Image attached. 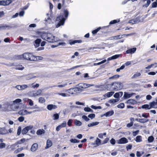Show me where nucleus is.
<instances>
[{
  "label": "nucleus",
  "mask_w": 157,
  "mask_h": 157,
  "mask_svg": "<svg viewBox=\"0 0 157 157\" xmlns=\"http://www.w3.org/2000/svg\"><path fill=\"white\" fill-rule=\"evenodd\" d=\"M8 133V131L4 128H0V134L4 135Z\"/></svg>",
  "instance_id": "nucleus-21"
},
{
  "label": "nucleus",
  "mask_w": 157,
  "mask_h": 157,
  "mask_svg": "<svg viewBox=\"0 0 157 157\" xmlns=\"http://www.w3.org/2000/svg\"><path fill=\"white\" fill-rule=\"evenodd\" d=\"M45 101V99L42 97H40L39 99V102L41 103H44Z\"/></svg>",
  "instance_id": "nucleus-42"
},
{
  "label": "nucleus",
  "mask_w": 157,
  "mask_h": 157,
  "mask_svg": "<svg viewBox=\"0 0 157 157\" xmlns=\"http://www.w3.org/2000/svg\"><path fill=\"white\" fill-rule=\"evenodd\" d=\"M140 21V17H137L135 19L131 20L129 21L128 23H129L134 24L138 23Z\"/></svg>",
  "instance_id": "nucleus-10"
},
{
  "label": "nucleus",
  "mask_w": 157,
  "mask_h": 157,
  "mask_svg": "<svg viewBox=\"0 0 157 157\" xmlns=\"http://www.w3.org/2000/svg\"><path fill=\"white\" fill-rule=\"evenodd\" d=\"M119 100V99H111L109 101V102L110 103L114 104L118 101Z\"/></svg>",
  "instance_id": "nucleus-35"
},
{
  "label": "nucleus",
  "mask_w": 157,
  "mask_h": 157,
  "mask_svg": "<svg viewBox=\"0 0 157 157\" xmlns=\"http://www.w3.org/2000/svg\"><path fill=\"white\" fill-rule=\"evenodd\" d=\"M6 147V144L4 143H1L0 144V149H2Z\"/></svg>",
  "instance_id": "nucleus-55"
},
{
  "label": "nucleus",
  "mask_w": 157,
  "mask_h": 157,
  "mask_svg": "<svg viewBox=\"0 0 157 157\" xmlns=\"http://www.w3.org/2000/svg\"><path fill=\"white\" fill-rule=\"evenodd\" d=\"M23 59L30 61H33V60L36 59L34 57V56L31 53H26L23 54Z\"/></svg>",
  "instance_id": "nucleus-5"
},
{
  "label": "nucleus",
  "mask_w": 157,
  "mask_h": 157,
  "mask_svg": "<svg viewBox=\"0 0 157 157\" xmlns=\"http://www.w3.org/2000/svg\"><path fill=\"white\" fill-rule=\"evenodd\" d=\"M18 120L20 122H22L24 120V117L22 116H21L18 118Z\"/></svg>",
  "instance_id": "nucleus-57"
},
{
  "label": "nucleus",
  "mask_w": 157,
  "mask_h": 157,
  "mask_svg": "<svg viewBox=\"0 0 157 157\" xmlns=\"http://www.w3.org/2000/svg\"><path fill=\"white\" fill-rule=\"evenodd\" d=\"M128 142L127 139L125 137H123L118 140V143L119 144H125Z\"/></svg>",
  "instance_id": "nucleus-11"
},
{
  "label": "nucleus",
  "mask_w": 157,
  "mask_h": 157,
  "mask_svg": "<svg viewBox=\"0 0 157 157\" xmlns=\"http://www.w3.org/2000/svg\"><path fill=\"white\" fill-rule=\"evenodd\" d=\"M70 141L72 143H79L80 141L79 140H77L75 139H71L70 140Z\"/></svg>",
  "instance_id": "nucleus-44"
},
{
  "label": "nucleus",
  "mask_w": 157,
  "mask_h": 157,
  "mask_svg": "<svg viewBox=\"0 0 157 157\" xmlns=\"http://www.w3.org/2000/svg\"><path fill=\"white\" fill-rule=\"evenodd\" d=\"M150 107L151 108H157L155 101H153L150 103Z\"/></svg>",
  "instance_id": "nucleus-27"
},
{
  "label": "nucleus",
  "mask_w": 157,
  "mask_h": 157,
  "mask_svg": "<svg viewBox=\"0 0 157 157\" xmlns=\"http://www.w3.org/2000/svg\"><path fill=\"white\" fill-rule=\"evenodd\" d=\"M21 100L19 98L16 99L13 101L6 102L3 104V105L7 109L9 106H10L13 111H15L19 107L17 105L21 102Z\"/></svg>",
  "instance_id": "nucleus-1"
},
{
  "label": "nucleus",
  "mask_w": 157,
  "mask_h": 157,
  "mask_svg": "<svg viewBox=\"0 0 157 157\" xmlns=\"http://www.w3.org/2000/svg\"><path fill=\"white\" fill-rule=\"evenodd\" d=\"M66 125V122H64L62 123L61 124L59 125L61 128L65 127Z\"/></svg>",
  "instance_id": "nucleus-59"
},
{
  "label": "nucleus",
  "mask_w": 157,
  "mask_h": 157,
  "mask_svg": "<svg viewBox=\"0 0 157 157\" xmlns=\"http://www.w3.org/2000/svg\"><path fill=\"white\" fill-rule=\"evenodd\" d=\"M120 77V75H116L112 76L110 77L109 78V79H116Z\"/></svg>",
  "instance_id": "nucleus-37"
},
{
  "label": "nucleus",
  "mask_w": 157,
  "mask_h": 157,
  "mask_svg": "<svg viewBox=\"0 0 157 157\" xmlns=\"http://www.w3.org/2000/svg\"><path fill=\"white\" fill-rule=\"evenodd\" d=\"M114 113V111L113 110L110 111L104 114L101 117L103 116H105L106 117L111 116L113 115Z\"/></svg>",
  "instance_id": "nucleus-18"
},
{
  "label": "nucleus",
  "mask_w": 157,
  "mask_h": 157,
  "mask_svg": "<svg viewBox=\"0 0 157 157\" xmlns=\"http://www.w3.org/2000/svg\"><path fill=\"white\" fill-rule=\"evenodd\" d=\"M42 92V90L40 89H39L36 92L34 91L33 93V96L36 97L40 95H41Z\"/></svg>",
  "instance_id": "nucleus-16"
},
{
  "label": "nucleus",
  "mask_w": 157,
  "mask_h": 157,
  "mask_svg": "<svg viewBox=\"0 0 157 157\" xmlns=\"http://www.w3.org/2000/svg\"><path fill=\"white\" fill-rule=\"evenodd\" d=\"M47 108L49 110H51L52 109H55L57 108V106L55 105L52 104H49L47 105Z\"/></svg>",
  "instance_id": "nucleus-20"
},
{
  "label": "nucleus",
  "mask_w": 157,
  "mask_h": 157,
  "mask_svg": "<svg viewBox=\"0 0 157 157\" xmlns=\"http://www.w3.org/2000/svg\"><path fill=\"white\" fill-rule=\"evenodd\" d=\"M133 124V122L132 121H131L130 123H128L127 124V126L128 127H130L132 126Z\"/></svg>",
  "instance_id": "nucleus-64"
},
{
  "label": "nucleus",
  "mask_w": 157,
  "mask_h": 157,
  "mask_svg": "<svg viewBox=\"0 0 157 157\" xmlns=\"http://www.w3.org/2000/svg\"><path fill=\"white\" fill-rule=\"evenodd\" d=\"M59 115L58 113L54 114L52 118L54 120H57L59 118Z\"/></svg>",
  "instance_id": "nucleus-34"
},
{
  "label": "nucleus",
  "mask_w": 157,
  "mask_h": 157,
  "mask_svg": "<svg viewBox=\"0 0 157 157\" xmlns=\"http://www.w3.org/2000/svg\"><path fill=\"white\" fill-rule=\"evenodd\" d=\"M34 57L36 59H35V60H33V61H37L38 60H41L43 59V57L41 56H34Z\"/></svg>",
  "instance_id": "nucleus-43"
},
{
  "label": "nucleus",
  "mask_w": 157,
  "mask_h": 157,
  "mask_svg": "<svg viewBox=\"0 0 157 157\" xmlns=\"http://www.w3.org/2000/svg\"><path fill=\"white\" fill-rule=\"evenodd\" d=\"M126 103L128 104L134 105L137 103V101L135 100L130 99L128 100L126 102Z\"/></svg>",
  "instance_id": "nucleus-13"
},
{
  "label": "nucleus",
  "mask_w": 157,
  "mask_h": 157,
  "mask_svg": "<svg viewBox=\"0 0 157 157\" xmlns=\"http://www.w3.org/2000/svg\"><path fill=\"white\" fill-rule=\"evenodd\" d=\"M75 125L77 126H80L82 124V122L79 121L77 120H75L74 121Z\"/></svg>",
  "instance_id": "nucleus-31"
},
{
  "label": "nucleus",
  "mask_w": 157,
  "mask_h": 157,
  "mask_svg": "<svg viewBox=\"0 0 157 157\" xmlns=\"http://www.w3.org/2000/svg\"><path fill=\"white\" fill-rule=\"evenodd\" d=\"M21 126H20L18 127L17 130V135L19 136V135L21 132Z\"/></svg>",
  "instance_id": "nucleus-46"
},
{
  "label": "nucleus",
  "mask_w": 157,
  "mask_h": 157,
  "mask_svg": "<svg viewBox=\"0 0 157 157\" xmlns=\"http://www.w3.org/2000/svg\"><path fill=\"white\" fill-rule=\"evenodd\" d=\"M149 106L148 105L145 104L142 106V108L143 109H150L151 107H149Z\"/></svg>",
  "instance_id": "nucleus-50"
},
{
  "label": "nucleus",
  "mask_w": 157,
  "mask_h": 157,
  "mask_svg": "<svg viewBox=\"0 0 157 157\" xmlns=\"http://www.w3.org/2000/svg\"><path fill=\"white\" fill-rule=\"evenodd\" d=\"M47 15L48 17L47 18H46L45 19V21L47 23L51 24L52 22V18L51 17V16H49L48 13H47Z\"/></svg>",
  "instance_id": "nucleus-17"
},
{
  "label": "nucleus",
  "mask_w": 157,
  "mask_h": 157,
  "mask_svg": "<svg viewBox=\"0 0 157 157\" xmlns=\"http://www.w3.org/2000/svg\"><path fill=\"white\" fill-rule=\"evenodd\" d=\"M24 67H22V65L21 66H19V67H16V69L18 70H22L23 69H24Z\"/></svg>",
  "instance_id": "nucleus-62"
},
{
  "label": "nucleus",
  "mask_w": 157,
  "mask_h": 157,
  "mask_svg": "<svg viewBox=\"0 0 157 157\" xmlns=\"http://www.w3.org/2000/svg\"><path fill=\"white\" fill-rule=\"evenodd\" d=\"M38 148V145L37 143L33 144L31 147V150L32 151H35Z\"/></svg>",
  "instance_id": "nucleus-19"
},
{
  "label": "nucleus",
  "mask_w": 157,
  "mask_h": 157,
  "mask_svg": "<svg viewBox=\"0 0 157 157\" xmlns=\"http://www.w3.org/2000/svg\"><path fill=\"white\" fill-rule=\"evenodd\" d=\"M67 85V83H65L63 84L59 85H58L57 86L54 85V86H53V87H55L57 86V87H59V88H63V87H65V86Z\"/></svg>",
  "instance_id": "nucleus-41"
},
{
  "label": "nucleus",
  "mask_w": 157,
  "mask_h": 157,
  "mask_svg": "<svg viewBox=\"0 0 157 157\" xmlns=\"http://www.w3.org/2000/svg\"><path fill=\"white\" fill-rule=\"evenodd\" d=\"M124 35H118L116 36H113L112 37L113 38V39L114 40H117L119 39H121L123 37V36H124Z\"/></svg>",
  "instance_id": "nucleus-33"
},
{
  "label": "nucleus",
  "mask_w": 157,
  "mask_h": 157,
  "mask_svg": "<svg viewBox=\"0 0 157 157\" xmlns=\"http://www.w3.org/2000/svg\"><path fill=\"white\" fill-rule=\"evenodd\" d=\"M123 87V85L121 82H115L107 85V89L109 90L118 91Z\"/></svg>",
  "instance_id": "nucleus-2"
},
{
  "label": "nucleus",
  "mask_w": 157,
  "mask_h": 157,
  "mask_svg": "<svg viewBox=\"0 0 157 157\" xmlns=\"http://www.w3.org/2000/svg\"><path fill=\"white\" fill-rule=\"evenodd\" d=\"M41 40L40 39H37L35 41V43L34 45L35 47H37L39 46Z\"/></svg>",
  "instance_id": "nucleus-22"
},
{
  "label": "nucleus",
  "mask_w": 157,
  "mask_h": 157,
  "mask_svg": "<svg viewBox=\"0 0 157 157\" xmlns=\"http://www.w3.org/2000/svg\"><path fill=\"white\" fill-rule=\"evenodd\" d=\"M33 127V126L32 125H29L26 127L22 130V134L23 135L26 134L29 130H31Z\"/></svg>",
  "instance_id": "nucleus-6"
},
{
  "label": "nucleus",
  "mask_w": 157,
  "mask_h": 157,
  "mask_svg": "<svg viewBox=\"0 0 157 157\" xmlns=\"http://www.w3.org/2000/svg\"><path fill=\"white\" fill-rule=\"evenodd\" d=\"M152 8H155L157 7V3L156 2H154L151 4Z\"/></svg>",
  "instance_id": "nucleus-63"
},
{
  "label": "nucleus",
  "mask_w": 157,
  "mask_h": 157,
  "mask_svg": "<svg viewBox=\"0 0 157 157\" xmlns=\"http://www.w3.org/2000/svg\"><path fill=\"white\" fill-rule=\"evenodd\" d=\"M111 144L113 145H114L115 144L116 141L115 139L113 138H112L110 141Z\"/></svg>",
  "instance_id": "nucleus-61"
},
{
  "label": "nucleus",
  "mask_w": 157,
  "mask_h": 157,
  "mask_svg": "<svg viewBox=\"0 0 157 157\" xmlns=\"http://www.w3.org/2000/svg\"><path fill=\"white\" fill-rule=\"evenodd\" d=\"M28 86L26 85H21V90H23L25 88H27Z\"/></svg>",
  "instance_id": "nucleus-56"
},
{
  "label": "nucleus",
  "mask_w": 157,
  "mask_h": 157,
  "mask_svg": "<svg viewBox=\"0 0 157 157\" xmlns=\"http://www.w3.org/2000/svg\"><path fill=\"white\" fill-rule=\"evenodd\" d=\"M95 117V115L94 113H92V114H89L88 116V117L89 118H90L91 119L94 118Z\"/></svg>",
  "instance_id": "nucleus-48"
},
{
  "label": "nucleus",
  "mask_w": 157,
  "mask_h": 157,
  "mask_svg": "<svg viewBox=\"0 0 157 157\" xmlns=\"http://www.w3.org/2000/svg\"><path fill=\"white\" fill-rule=\"evenodd\" d=\"M99 124V122H98L97 121L95 122H93L90 124H88L87 126L88 127H93L94 126H96L98 125Z\"/></svg>",
  "instance_id": "nucleus-26"
},
{
  "label": "nucleus",
  "mask_w": 157,
  "mask_h": 157,
  "mask_svg": "<svg viewBox=\"0 0 157 157\" xmlns=\"http://www.w3.org/2000/svg\"><path fill=\"white\" fill-rule=\"evenodd\" d=\"M114 93V92L113 91H110L109 92H108L105 94L104 95V96L105 95L107 96V98H109L113 95Z\"/></svg>",
  "instance_id": "nucleus-29"
},
{
  "label": "nucleus",
  "mask_w": 157,
  "mask_h": 157,
  "mask_svg": "<svg viewBox=\"0 0 157 157\" xmlns=\"http://www.w3.org/2000/svg\"><path fill=\"white\" fill-rule=\"evenodd\" d=\"M77 86L81 88L83 90V89L90 87V84L83 83H81L78 84Z\"/></svg>",
  "instance_id": "nucleus-8"
},
{
  "label": "nucleus",
  "mask_w": 157,
  "mask_h": 157,
  "mask_svg": "<svg viewBox=\"0 0 157 157\" xmlns=\"http://www.w3.org/2000/svg\"><path fill=\"white\" fill-rule=\"evenodd\" d=\"M154 140V138L152 136H150L148 137L147 140L149 143H151Z\"/></svg>",
  "instance_id": "nucleus-40"
},
{
  "label": "nucleus",
  "mask_w": 157,
  "mask_h": 157,
  "mask_svg": "<svg viewBox=\"0 0 157 157\" xmlns=\"http://www.w3.org/2000/svg\"><path fill=\"white\" fill-rule=\"evenodd\" d=\"M64 13L65 16L66 18H67L69 14V12L67 10H64Z\"/></svg>",
  "instance_id": "nucleus-53"
},
{
  "label": "nucleus",
  "mask_w": 157,
  "mask_h": 157,
  "mask_svg": "<svg viewBox=\"0 0 157 157\" xmlns=\"http://www.w3.org/2000/svg\"><path fill=\"white\" fill-rule=\"evenodd\" d=\"M149 116V113H144L141 115V116L143 117H144L145 118H147Z\"/></svg>",
  "instance_id": "nucleus-49"
},
{
  "label": "nucleus",
  "mask_w": 157,
  "mask_h": 157,
  "mask_svg": "<svg viewBox=\"0 0 157 157\" xmlns=\"http://www.w3.org/2000/svg\"><path fill=\"white\" fill-rule=\"evenodd\" d=\"M12 2L11 0L0 1V5L7 6Z\"/></svg>",
  "instance_id": "nucleus-7"
},
{
  "label": "nucleus",
  "mask_w": 157,
  "mask_h": 157,
  "mask_svg": "<svg viewBox=\"0 0 157 157\" xmlns=\"http://www.w3.org/2000/svg\"><path fill=\"white\" fill-rule=\"evenodd\" d=\"M135 94L134 93H132L131 94H128L126 92H124V94L123 96L124 99H126L131 97L132 95Z\"/></svg>",
  "instance_id": "nucleus-9"
},
{
  "label": "nucleus",
  "mask_w": 157,
  "mask_h": 157,
  "mask_svg": "<svg viewBox=\"0 0 157 157\" xmlns=\"http://www.w3.org/2000/svg\"><path fill=\"white\" fill-rule=\"evenodd\" d=\"M121 55V54H117L113 56H112L109 57L107 59L108 61H110L111 60L114 59L118 58Z\"/></svg>",
  "instance_id": "nucleus-15"
},
{
  "label": "nucleus",
  "mask_w": 157,
  "mask_h": 157,
  "mask_svg": "<svg viewBox=\"0 0 157 157\" xmlns=\"http://www.w3.org/2000/svg\"><path fill=\"white\" fill-rule=\"evenodd\" d=\"M119 21H120L119 20H118V21L116 20H114L113 21H111L109 23V24H115V23H117V22H118Z\"/></svg>",
  "instance_id": "nucleus-51"
},
{
  "label": "nucleus",
  "mask_w": 157,
  "mask_h": 157,
  "mask_svg": "<svg viewBox=\"0 0 157 157\" xmlns=\"http://www.w3.org/2000/svg\"><path fill=\"white\" fill-rule=\"evenodd\" d=\"M45 132V131L43 129H40L37 131L36 133L38 135H40L44 133Z\"/></svg>",
  "instance_id": "nucleus-25"
},
{
  "label": "nucleus",
  "mask_w": 157,
  "mask_h": 157,
  "mask_svg": "<svg viewBox=\"0 0 157 157\" xmlns=\"http://www.w3.org/2000/svg\"><path fill=\"white\" fill-rule=\"evenodd\" d=\"M140 123H144L149 121L148 119L147 118H140Z\"/></svg>",
  "instance_id": "nucleus-30"
},
{
  "label": "nucleus",
  "mask_w": 157,
  "mask_h": 157,
  "mask_svg": "<svg viewBox=\"0 0 157 157\" xmlns=\"http://www.w3.org/2000/svg\"><path fill=\"white\" fill-rule=\"evenodd\" d=\"M41 38L49 42H55L58 41L59 38H55L52 34L50 33H43L41 36Z\"/></svg>",
  "instance_id": "nucleus-3"
},
{
  "label": "nucleus",
  "mask_w": 157,
  "mask_h": 157,
  "mask_svg": "<svg viewBox=\"0 0 157 157\" xmlns=\"http://www.w3.org/2000/svg\"><path fill=\"white\" fill-rule=\"evenodd\" d=\"M124 105L123 103H121L117 105L118 108L122 109L124 107Z\"/></svg>",
  "instance_id": "nucleus-47"
},
{
  "label": "nucleus",
  "mask_w": 157,
  "mask_h": 157,
  "mask_svg": "<svg viewBox=\"0 0 157 157\" xmlns=\"http://www.w3.org/2000/svg\"><path fill=\"white\" fill-rule=\"evenodd\" d=\"M136 142H140L142 141V137L141 136H138L136 137L135 140Z\"/></svg>",
  "instance_id": "nucleus-28"
},
{
  "label": "nucleus",
  "mask_w": 157,
  "mask_h": 157,
  "mask_svg": "<svg viewBox=\"0 0 157 157\" xmlns=\"http://www.w3.org/2000/svg\"><path fill=\"white\" fill-rule=\"evenodd\" d=\"M136 48H130V49L127 50L126 51V54H132L134 53L136 51Z\"/></svg>",
  "instance_id": "nucleus-12"
},
{
  "label": "nucleus",
  "mask_w": 157,
  "mask_h": 157,
  "mask_svg": "<svg viewBox=\"0 0 157 157\" xmlns=\"http://www.w3.org/2000/svg\"><path fill=\"white\" fill-rule=\"evenodd\" d=\"M139 130H137L136 131L133 132H132L133 136H136L138 134V133H139Z\"/></svg>",
  "instance_id": "nucleus-60"
},
{
  "label": "nucleus",
  "mask_w": 157,
  "mask_h": 157,
  "mask_svg": "<svg viewBox=\"0 0 157 157\" xmlns=\"http://www.w3.org/2000/svg\"><path fill=\"white\" fill-rule=\"evenodd\" d=\"M142 2L144 3L143 6L145 7H148L151 2L150 0H142Z\"/></svg>",
  "instance_id": "nucleus-14"
},
{
  "label": "nucleus",
  "mask_w": 157,
  "mask_h": 157,
  "mask_svg": "<svg viewBox=\"0 0 157 157\" xmlns=\"http://www.w3.org/2000/svg\"><path fill=\"white\" fill-rule=\"evenodd\" d=\"M27 110H22L19 111L18 112V114L20 115L24 116L27 115Z\"/></svg>",
  "instance_id": "nucleus-23"
},
{
  "label": "nucleus",
  "mask_w": 157,
  "mask_h": 157,
  "mask_svg": "<svg viewBox=\"0 0 157 157\" xmlns=\"http://www.w3.org/2000/svg\"><path fill=\"white\" fill-rule=\"evenodd\" d=\"M141 73L140 72H137L135 74H134L133 75L132 77V79L136 77L140 76L141 75Z\"/></svg>",
  "instance_id": "nucleus-38"
},
{
  "label": "nucleus",
  "mask_w": 157,
  "mask_h": 157,
  "mask_svg": "<svg viewBox=\"0 0 157 157\" xmlns=\"http://www.w3.org/2000/svg\"><path fill=\"white\" fill-rule=\"evenodd\" d=\"M6 29L7 28L8 29H10L12 28H13L16 27L15 25L14 24H11L10 25H6Z\"/></svg>",
  "instance_id": "nucleus-32"
},
{
  "label": "nucleus",
  "mask_w": 157,
  "mask_h": 157,
  "mask_svg": "<svg viewBox=\"0 0 157 157\" xmlns=\"http://www.w3.org/2000/svg\"><path fill=\"white\" fill-rule=\"evenodd\" d=\"M82 118L86 121H88L90 120V119L85 115L82 116Z\"/></svg>",
  "instance_id": "nucleus-52"
},
{
  "label": "nucleus",
  "mask_w": 157,
  "mask_h": 157,
  "mask_svg": "<svg viewBox=\"0 0 157 157\" xmlns=\"http://www.w3.org/2000/svg\"><path fill=\"white\" fill-rule=\"evenodd\" d=\"M84 110L86 112H90L92 113L93 112V111L92 109L89 107H85L84 108Z\"/></svg>",
  "instance_id": "nucleus-39"
},
{
  "label": "nucleus",
  "mask_w": 157,
  "mask_h": 157,
  "mask_svg": "<svg viewBox=\"0 0 157 157\" xmlns=\"http://www.w3.org/2000/svg\"><path fill=\"white\" fill-rule=\"evenodd\" d=\"M23 58V55H18L17 56L16 59H21Z\"/></svg>",
  "instance_id": "nucleus-58"
},
{
  "label": "nucleus",
  "mask_w": 157,
  "mask_h": 157,
  "mask_svg": "<svg viewBox=\"0 0 157 157\" xmlns=\"http://www.w3.org/2000/svg\"><path fill=\"white\" fill-rule=\"evenodd\" d=\"M100 29V27L98 28L97 29L93 30L92 32V33L93 34H96Z\"/></svg>",
  "instance_id": "nucleus-45"
},
{
  "label": "nucleus",
  "mask_w": 157,
  "mask_h": 157,
  "mask_svg": "<svg viewBox=\"0 0 157 157\" xmlns=\"http://www.w3.org/2000/svg\"><path fill=\"white\" fill-rule=\"evenodd\" d=\"M68 92L69 93L71 94H75V92H74L73 88H71L68 90Z\"/></svg>",
  "instance_id": "nucleus-54"
},
{
  "label": "nucleus",
  "mask_w": 157,
  "mask_h": 157,
  "mask_svg": "<svg viewBox=\"0 0 157 157\" xmlns=\"http://www.w3.org/2000/svg\"><path fill=\"white\" fill-rule=\"evenodd\" d=\"M95 143L97 146H99L101 144V140L98 138H97L95 141Z\"/></svg>",
  "instance_id": "nucleus-36"
},
{
  "label": "nucleus",
  "mask_w": 157,
  "mask_h": 157,
  "mask_svg": "<svg viewBox=\"0 0 157 157\" xmlns=\"http://www.w3.org/2000/svg\"><path fill=\"white\" fill-rule=\"evenodd\" d=\"M52 145V142L51 140H48L47 141L46 146L45 147V149H47L51 147Z\"/></svg>",
  "instance_id": "nucleus-24"
},
{
  "label": "nucleus",
  "mask_w": 157,
  "mask_h": 157,
  "mask_svg": "<svg viewBox=\"0 0 157 157\" xmlns=\"http://www.w3.org/2000/svg\"><path fill=\"white\" fill-rule=\"evenodd\" d=\"M65 20V19L63 16H59L56 19V28H58L61 25H63Z\"/></svg>",
  "instance_id": "nucleus-4"
}]
</instances>
